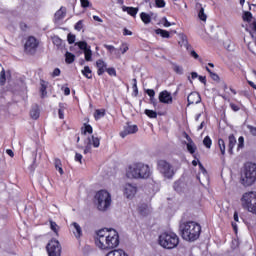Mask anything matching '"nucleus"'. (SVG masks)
<instances>
[{
	"instance_id": "44",
	"label": "nucleus",
	"mask_w": 256,
	"mask_h": 256,
	"mask_svg": "<svg viewBox=\"0 0 256 256\" xmlns=\"http://www.w3.org/2000/svg\"><path fill=\"white\" fill-rule=\"evenodd\" d=\"M120 51L122 55H125L129 51V45L127 43H122L120 46Z\"/></svg>"
},
{
	"instance_id": "6",
	"label": "nucleus",
	"mask_w": 256,
	"mask_h": 256,
	"mask_svg": "<svg viewBox=\"0 0 256 256\" xmlns=\"http://www.w3.org/2000/svg\"><path fill=\"white\" fill-rule=\"evenodd\" d=\"M242 207L249 211V213H253L256 215V192L250 191L245 192L241 197Z\"/></svg>"
},
{
	"instance_id": "3",
	"label": "nucleus",
	"mask_w": 256,
	"mask_h": 256,
	"mask_svg": "<svg viewBox=\"0 0 256 256\" xmlns=\"http://www.w3.org/2000/svg\"><path fill=\"white\" fill-rule=\"evenodd\" d=\"M126 175L128 179H149L151 168L143 162H136L128 167Z\"/></svg>"
},
{
	"instance_id": "59",
	"label": "nucleus",
	"mask_w": 256,
	"mask_h": 256,
	"mask_svg": "<svg viewBox=\"0 0 256 256\" xmlns=\"http://www.w3.org/2000/svg\"><path fill=\"white\" fill-rule=\"evenodd\" d=\"M162 21H164V22H163V25H164L165 27H171V22H169V20H167V18H163Z\"/></svg>"
},
{
	"instance_id": "35",
	"label": "nucleus",
	"mask_w": 256,
	"mask_h": 256,
	"mask_svg": "<svg viewBox=\"0 0 256 256\" xmlns=\"http://www.w3.org/2000/svg\"><path fill=\"white\" fill-rule=\"evenodd\" d=\"M206 71L209 72V75H210L211 79H213V81H216V83H219V81H221V77H219V74L211 71V69H209V67H206Z\"/></svg>"
},
{
	"instance_id": "19",
	"label": "nucleus",
	"mask_w": 256,
	"mask_h": 256,
	"mask_svg": "<svg viewBox=\"0 0 256 256\" xmlns=\"http://www.w3.org/2000/svg\"><path fill=\"white\" fill-rule=\"evenodd\" d=\"M195 9L198 11V18L200 21H207V14H205V8H203V4L197 2Z\"/></svg>"
},
{
	"instance_id": "18",
	"label": "nucleus",
	"mask_w": 256,
	"mask_h": 256,
	"mask_svg": "<svg viewBox=\"0 0 256 256\" xmlns=\"http://www.w3.org/2000/svg\"><path fill=\"white\" fill-rule=\"evenodd\" d=\"M97 75L101 77L107 71V63L103 59L96 61Z\"/></svg>"
},
{
	"instance_id": "64",
	"label": "nucleus",
	"mask_w": 256,
	"mask_h": 256,
	"mask_svg": "<svg viewBox=\"0 0 256 256\" xmlns=\"http://www.w3.org/2000/svg\"><path fill=\"white\" fill-rule=\"evenodd\" d=\"M6 153H7V155H9V157H15V153H13V150H11V149H7Z\"/></svg>"
},
{
	"instance_id": "52",
	"label": "nucleus",
	"mask_w": 256,
	"mask_h": 256,
	"mask_svg": "<svg viewBox=\"0 0 256 256\" xmlns=\"http://www.w3.org/2000/svg\"><path fill=\"white\" fill-rule=\"evenodd\" d=\"M247 128L249 129V131L253 135V137H256V127L248 125Z\"/></svg>"
},
{
	"instance_id": "48",
	"label": "nucleus",
	"mask_w": 256,
	"mask_h": 256,
	"mask_svg": "<svg viewBox=\"0 0 256 256\" xmlns=\"http://www.w3.org/2000/svg\"><path fill=\"white\" fill-rule=\"evenodd\" d=\"M81 3V7H83V9H87V7L91 6V2H89V0H80Z\"/></svg>"
},
{
	"instance_id": "34",
	"label": "nucleus",
	"mask_w": 256,
	"mask_h": 256,
	"mask_svg": "<svg viewBox=\"0 0 256 256\" xmlns=\"http://www.w3.org/2000/svg\"><path fill=\"white\" fill-rule=\"evenodd\" d=\"M140 19H141V21H143L145 23V25H149V23H151V15H149L145 12H142L140 14Z\"/></svg>"
},
{
	"instance_id": "25",
	"label": "nucleus",
	"mask_w": 256,
	"mask_h": 256,
	"mask_svg": "<svg viewBox=\"0 0 256 256\" xmlns=\"http://www.w3.org/2000/svg\"><path fill=\"white\" fill-rule=\"evenodd\" d=\"M93 135V126L91 124L84 123V127L81 128V134L82 135Z\"/></svg>"
},
{
	"instance_id": "30",
	"label": "nucleus",
	"mask_w": 256,
	"mask_h": 256,
	"mask_svg": "<svg viewBox=\"0 0 256 256\" xmlns=\"http://www.w3.org/2000/svg\"><path fill=\"white\" fill-rule=\"evenodd\" d=\"M65 62L67 63V65H71V63L75 62V54L71 53V52H66L65 53Z\"/></svg>"
},
{
	"instance_id": "33",
	"label": "nucleus",
	"mask_w": 256,
	"mask_h": 256,
	"mask_svg": "<svg viewBox=\"0 0 256 256\" xmlns=\"http://www.w3.org/2000/svg\"><path fill=\"white\" fill-rule=\"evenodd\" d=\"M242 19L246 23H251V21H253V14L250 11H245L242 15Z\"/></svg>"
},
{
	"instance_id": "15",
	"label": "nucleus",
	"mask_w": 256,
	"mask_h": 256,
	"mask_svg": "<svg viewBox=\"0 0 256 256\" xmlns=\"http://www.w3.org/2000/svg\"><path fill=\"white\" fill-rule=\"evenodd\" d=\"M137 131H139V127L137 125H129L128 123L127 126L124 127V130L120 132V137L125 139L127 135H133L134 133H137Z\"/></svg>"
},
{
	"instance_id": "55",
	"label": "nucleus",
	"mask_w": 256,
	"mask_h": 256,
	"mask_svg": "<svg viewBox=\"0 0 256 256\" xmlns=\"http://www.w3.org/2000/svg\"><path fill=\"white\" fill-rule=\"evenodd\" d=\"M61 75V69L55 68L52 72V77H59Z\"/></svg>"
},
{
	"instance_id": "5",
	"label": "nucleus",
	"mask_w": 256,
	"mask_h": 256,
	"mask_svg": "<svg viewBox=\"0 0 256 256\" xmlns=\"http://www.w3.org/2000/svg\"><path fill=\"white\" fill-rule=\"evenodd\" d=\"M98 211H107L111 207V193L107 190H100L94 196Z\"/></svg>"
},
{
	"instance_id": "20",
	"label": "nucleus",
	"mask_w": 256,
	"mask_h": 256,
	"mask_svg": "<svg viewBox=\"0 0 256 256\" xmlns=\"http://www.w3.org/2000/svg\"><path fill=\"white\" fill-rule=\"evenodd\" d=\"M235 145H237V138H235L234 134H230L228 136V153H229V155H233V149H235Z\"/></svg>"
},
{
	"instance_id": "1",
	"label": "nucleus",
	"mask_w": 256,
	"mask_h": 256,
	"mask_svg": "<svg viewBox=\"0 0 256 256\" xmlns=\"http://www.w3.org/2000/svg\"><path fill=\"white\" fill-rule=\"evenodd\" d=\"M119 232L113 228H103L96 232L95 245L101 251H109L119 247Z\"/></svg>"
},
{
	"instance_id": "37",
	"label": "nucleus",
	"mask_w": 256,
	"mask_h": 256,
	"mask_svg": "<svg viewBox=\"0 0 256 256\" xmlns=\"http://www.w3.org/2000/svg\"><path fill=\"white\" fill-rule=\"evenodd\" d=\"M7 83V76L5 73V69L3 68L0 72V85L3 87Z\"/></svg>"
},
{
	"instance_id": "43",
	"label": "nucleus",
	"mask_w": 256,
	"mask_h": 256,
	"mask_svg": "<svg viewBox=\"0 0 256 256\" xmlns=\"http://www.w3.org/2000/svg\"><path fill=\"white\" fill-rule=\"evenodd\" d=\"M106 73L110 75V77H117V70L114 67L106 68Z\"/></svg>"
},
{
	"instance_id": "54",
	"label": "nucleus",
	"mask_w": 256,
	"mask_h": 256,
	"mask_svg": "<svg viewBox=\"0 0 256 256\" xmlns=\"http://www.w3.org/2000/svg\"><path fill=\"white\" fill-rule=\"evenodd\" d=\"M230 108L232 109V111H240L241 107H239V105L235 104V103H230Z\"/></svg>"
},
{
	"instance_id": "62",
	"label": "nucleus",
	"mask_w": 256,
	"mask_h": 256,
	"mask_svg": "<svg viewBox=\"0 0 256 256\" xmlns=\"http://www.w3.org/2000/svg\"><path fill=\"white\" fill-rule=\"evenodd\" d=\"M64 95L66 96L71 95V89L69 87L64 88Z\"/></svg>"
},
{
	"instance_id": "40",
	"label": "nucleus",
	"mask_w": 256,
	"mask_h": 256,
	"mask_svg": "<svg viewBox=\"0 0 256 256\" xmlns=\"http://www.w3.org/2000/svg\"><path fill=\"white\" fill-rule=\"evenodd\" d=\"M50 229L56 234L59 235V225L57 222L50 220Z\"/></svg>"
},
{
	"instance_id": "53",
	"label": "nucleus",
	"mask_w": 256,
	"mask_h": 256,
	"mask_svg": "<svg viewBox=\"0 0 256 256\" xmlns=\"http://www.w3.org/2000/svg\"><path fill=\"white\" fill-rule=\"evenodd\" d=\"M19 27L21 31H27V29H29V26L25 22H20Z\"/></svg>"
},
{
	"instance_id": "22",
	"label": "nucleus",
	"mask_w": 256,
	"mask_h": 256,
	"mask_svg": "<svg viewBox=\"0 0 256 256\" xmlns=\"http://www.w3.org/2000/svg\"><path fill=\"white\" fill-rule=\"evenodd\" d=\"M40 115H41V110L39 109V105L36 104L30 110V117L34 121H37V119H39Z\"/></svg>"
},
{
	"instance_id": "14",
	"label": "nucleus",
	"mask_w": 256,
	"mask_h": 256,
	"mask_svg": "<svg viewBox=\"0 0 256 256\" xmlns=\"http://www.w3.org/2000/svg\"><path fill=\"white\" fill-rule=\"evenodd\" d=\"M186 139L188 141V143L186 144V149L188 153H190V155H192L194 159H197V154H195V152L197 151V145L195 144V142H193V139H191V137H189V135L187 134Z\"/></svg>"
},
{
	"instance_id": "51",
	"label": "nucleus",
	"mask_w": 256,
	"mask_h": 256,
	"mask_svg": "<svg viewBox=\"0 0 256 256\" xmlns=\"http://www.w3.org/2000/svg\"><path fill=\"white\" fill-rule=\"evenodd\" d=\"M74 29H76V31H81V29H83V20L78 21L75 24Z\"/></svg>"
},
{
	"instance_id": "28",
	"label": "nucleus",
	"mask_w": 256,
	"mask_h": 256,
	"mask_svg": "<svg viewBox=\"0 0 256 256\" xmlns=\"http://www.w3.org/2000/svg\"><path fill=\"white\" fill-rule=\"evenodd\" d=\"M65 15H67V13L65 12V10H63V7H61L58 11H56L54 17L56 21H61V19H65Z\"/></svg>"
},
{
	"instance_id": "50",
	"label": "nucleus",
	"mask_w": 256,
	"mask_h": 256,
	"mask_svg": "<svg viewBox=\"0 0 256 256\" xmlns=\"http://www.w3.org/2000/svg\"><path fill=\"white\" fill-rule=\"evenodd\" d=\"M147 95L150 97V101H153V98H155V90L153 89H147L146 90Z\"/></svg>"
},
{
	"instance_id": "45",
	"label": "nucleus",
	"mask_w": 256,
	"mask_h": 256,
	"mask_svg": "<svg viewBox=\"0 0 256 256\" xmlns=\"http://www.w3.org/2000/svg\"><path fill=\"white\" fill-rule=\"evenodd\" d=\"M243 147H245V138L240 136L238 138V149H243Z\"/></svg>"
},
{
	"instance_id": "10",
	"label": "nucleus",
	"mask_w": 256,
	"mask_h": 256,
	"mask_svg": "<svg viewBox=\"0 0 256 256\" xmlns=\"http://www.w3.org/2000/svg\"><path fill=\"white\" fill-rule=\"evenodd\" d=\"M46 250L48 256H61V243L56 239H51L46 246Z\"/></svg>"
},
{
	"instance_id": "17",
	"label": "nucleus",
	"mask_w": 256,
	"mask_h": 256,
	"mask_svg": "<svg viewBox=\"0 0 256 256\" xmlns=\"http://www.w3.org/2000/svg\"><path fill=\"white\" fill-rule=\"evenodd\" d=\"M70 227H71V231H72L73 235L76 237V239H81V237H83V229L81 228L79 223L73 222Z\"/></svg>"
},
{
	"instance_id": "13",
	"label": "nucleus",
	"mask_w": 256,
	"mask_h": 256,
	"mask_svg": "<svg viewBox=\"0 0 256 256\" xmlns=\"http://www.w3.org/2000/svg\"><path fill=\"white\" fill-rule=\"evenodd\" d=\"M158 99L160 103H164L165 105H171L173 103V96L167 90L161 91Z\"/></svg>"
},
{
	"instance_id": "24",
	"label": "nucleus",
	"mask_w": 256,
	"mask_h": 256,
	"mask_svg": "<svg viewBox=\"0 0 256 256\" xmlns=\"http://www.w3.org/2000/svg\"><path fill=\"white\" fill-rule=\"evenodd\" d=\"M138 213H140L143 217H147L149 213H151V209H149V206L147 204H140L138 206Z\"/></svg>"
},
{
	"instance_id": "63",
	"label": "nucleus",
	"mask_w": 256,
	"mask_h": 256,
	"mask_svg": "<svg viewBox=\"0 0 256 256\" xmlns=\"http://www.w3.org/2000/svg\"><path fill=\"white\" fill-rule=\"evenodd\" d=\"M191 57H193L194 59H197L199 57V54H197V52H195V50H192L190 53Z\"/></svg>"
},
{
	"instance_id": "61",
	"label": "nucleus",
	"mask_w": 256,
	"mask_h": 256,
	"mask_svg": "<svg viewBox=\"0 0 256 256\" xmlns=\"http://www.w3.org/2000/svg\"><path fill=\"white\" fill-rule=\"evenodd\" d=\"M123 35L124 36H127V35H133V32H131L129 29H127V28H124V30H123Z\"/></svg>"
},
{
	"instance_id": "16",
	"label": "nucleus",
	"mask_w": 256,
	"mask_h": 256,
	"mask_svg": "<svg viewBox=\"0 0 256 256\" xmlns=\"http://www.w3.org/2000/svg\"><path fill=\"white\" fill-rule=\"evenodd\" d=\"M201 101V94L198 92H191L187 97L188 105H197Z\"/></svg>"
},
{
	"instance_id": "49",
	"label": "nucleus",
	"mask_w": 256,
	"mask_h": 256,
	"mask_svg": "<svg viewBox=\"0 0 256 256\" xmlns=\"http://www.w3.org/2000/svg\"><path fill=\"white\" fill-rule=\"evenodd\" d=\"M75 161H77L78 163H80V165L83 164V155H81L80 153L76 152L75 154Z\"/></svg>"
},
{
	"instance_id": "11",
	"label": "nucleus",
	"mask_w": 256,
	"mask_h": 256,
	"mask_svg": "<svg viewBox=\"0 0 256 256\" xmlns=\"http://www.w3.org/2000/svg\"><path fill=\"white\" fill-rule=\"evenodd\" d=\"M76 45L84 53L85 61H93V51H91V46L85 41L77 42Z\"/></svg>"
},
{
	"instance_id": "8",
	"label": "nucleus",
	"mask_w": 256,
	"mask_h": 256,
	"mask_svg": "<svg viewBox=\"0 0 256 256\" xmlns=\"http://www.w3.org/2000/svg\"><path fill=\"white\" fill-rule=\"evenodd\" d=\"M156 169L161 175H163V177H165V179H173L175 176L173 165H171V163H169L167 160H157Z\"/></svg>"
},
{
	"instance_id": "12",
	"label": "nucleus",
	"mask_w": 256,
	"mask_h": 256,
	"mask_svg": "<svg viewBox=\"0 0 256 256\" xmlns=\"http://www.w3.org/2000/svg\"><path fill=\"white\" fill-rule=\"evenodd\" d=\"M123 193L126 199H133L137 195V186L131 183H126L123 188Z\"/></svg>"
},
{
	"instance_id": "7",
	"label": "nucleus",
	"mask_w": 256,
	"mask_h": 256,
	"mask_svg": "<svg viewBox=\"0 0 256 256\" xmlns=\"http://www.w3.org/2000/svg\"><path fill=\"white\" fill-rule=\"evenodd\" d=\"M256 181V164L248 162L244 166V178H242V183L246 187H250Z\"/></svg>"
},
{
	"instance_id": "39",
	"label": "nucleus",
	"mask_w": 256,
	"mask_h": 256,
	"mask_svg": "<svg viewBox=\"0 0 256 256\" xmlns=\"http://www.w3.org/2000/svg\"><path fill=\"white\" fill-rule=\"evenodd\" d=\"M203 145L206 147V149H211V145H213V140H211V137L206 136L203 139Z\"/></svg>"
},
{
	"instance_id": "60",
	"label": "nucleus",
	"mask_w": 256,
	"mask_h": 256,
	"mask_svg": "<svg viewBox=\"0 0 256 256\" xmlns=\"http://www.w3.org/2000/svg\"><path fill=\"white\" fill-rule=\"evenodd\" d=\"M198 79L200 83H203L204 85L207 83V78L205 76H199Z\"/></svg>"
},
{
	"instance_id": "21",
	"label": "nucleus",
	"mask_w": 256,
	"mask_h": 256,
	"mask_svg": "<svg viewBox=\"0 0 256 256\" xmlns=\"http://www.w3.org/2000/svg\"><path fill=\"white\" fill-rule=\"evenodd\" d=\"M49 87V83L43 79L40 80V97L41 99H45L47 97V88Z\"/></svg>"
},
{
	"instance_id": "2",
	"label": "nucleus",
	"mask_w": 256,
	"mask_h": 256,
	"mask_svg": "<svg viewBox=\"0 0 256 256\" xmlns=\"http://www.w3.org/2000/svg\"><path fill=\"white\" fill-rule=\"evenodd\" d=\"M179 231L184 241L193 243L201 237V225L195 221H186L180 223Z\"/></svg>"
},
{
	"instance_id": "58",
	"label": "nucleus",
	"mask_w": 256,
	"mask_h": 256,
	"mask_svg": "<svg viewBox=\"0 0 256 256\" xmlns=\"http://www.w3.org/2000/svg\"><path fill=\"white\" fill-rule=\"evenodd\" d=\"M53 43H54V45L59 46V45H61L62 40H61V38H59V37H54V38H53Z\"/></svg>"
},
{
	"instance_id": "32",
	"label": "nucleus",
	"mask_w": 256,
	"mask_h": 256,
	"mask_svg": "<svg viewBox=\"0 0 256 256\" xmlns=\"http://www.w3.org/2000/svg\"><path fill=\"white\" fill-rule=\"evenodd\" d=\"M102 117H105V109H96L94 112V119L99 121Z\"/></svg>"
},
{
	"instance_id": "4",
	"label": "nucleus",
	"mask_w": 256,
	"mask_h": 256,
	"mask_svg": "<svg viewBox=\"0 0 256 256\" xmlns=\"http://www.w3.org/2000/svg\"><path fill=\"white\" fill-rule=\"evenodd\" d=\"M158 243L163 249H175L179 245V236L174 232H163L159 235Z\"/></svg>"
},
{
	"instance_id": "41",
	"label": "nucleus",
	"mask_w": 256,
	"mask_h": 256,
	"mask_svg": "<svg viewBox=\"0 0 256 256\" xmlns=\"http://www.w3.org/2000/svg\"><path fill=\"white\" fill-rule=\"evenodd\" d=\"M92 144H91V137H88V143L86 144L84 148V155H87V153H91L92 151Z\"/></svg>"
},
{
	"instance_id": "31",
	"label": "nucleus",
	"mask_w": 256,
	"mask_h": 256,
	"mask_svg": "<svg viewBox=\"0 0 256 256\" xmlns=\"http://www.w3.org/2000/svg\"><path fill=\"white\" fill-rule=\"evenodd\" d=\"M55 169L60 173V175H63V164L61 163V159L56 158L54 160Z\"/></svg>"
},
{
	"instance_id": "46",
	"label": "nucleus",
	"mask_w": 256,
	"mask_h": 256,
	"mask_svg": "<svg viewBox=\"0 0 256 256\" xmlns=\"http://www.w3.org/2000/svg\"><path fill=\"white\" fill-rule=\"evenodd\" d=\"M155 5L156 7H158V9H163L166 3H165V0H155Z\"/></svg>"
},
{
	"instance_id": "38",
	"label": "nucleus",
	"mask_w": 256,
	"mask_h": 256,
	"mask_svg": "<svg viewBox=\"0 0 256 256\" xmlns=\"http://www.w3.org/2000/svg\"><path fill=\"white\" fill-rule=\"evenodd\" d=\"M144 113L149 119H157V112L155 110L146 109Z\"/></svg>"
},
{
	"instance_id": "27",
	"label": "nucleus",
	"mask_w": 256,
	"mask_h": 256,
	"mask_svg": "<svg viewBox=\"0 0 256 256\" xmlns=\"http://www.w3.org/2000/svg\"><path fill=\"white\" fill-rule=\"evenodd\" d=\"M156 35H160L163 39H169L171 37V34L167 30H163L161 28H158L155 30Z\"/></svg>"
},
{
	"instance_id": "29",
	"label": "nucleus",
	"mask_w": 256,
	"mask_h": 256,
	"mask_svg": "<svg viewBox=\"0 0 256 256\" xmlns=\"http://www.w3.org/2000/svg\"><path fill=\"white\" fill-rule=\"evenodd\" d=\"M82 75L86 77V79H93V71L89 66H85L84 69L82 70Z\"/></svg>"
},
{
	"instance_id": "57",
	"label": "nucleus",
	"mask_w": 256,
	"mask_h": 256,
	"mask_svg": "<svg viewBox=\"0 0 256 256\" xmlns=\"http://www.w3.org/2000/svg\"><path fill=\"white\" fill-rule=\"evenodd\" d=\"M58 115H59V119H65V112L63 108H59Z\"/></svg>"
},
{
	"instance_id": "42",
	"label": "nucleus",
	"mask_w": 256,
	"mask_h": 256,
	"mask_svg": "<svg viewBox=\"0 0 256 256\" xmlns=\"http://www.w3.org/2000/svg\"><path fill=\"white\" fill-rule=\"evenodd\" d=\"M173 71L176 72L177 75H183V67L177 64H173Z\"/></svg>"
},
{
	"instance_id": "9",
	"label": "nucleus",
	"mask_w": 256,
	"mask_h": 256,
	"mask_svg": "<svg viewBox=\"0 0 256 256\" xmlns=\"http://www.w3.org/2000/svg\"><path fill=\"white\" fill-rule=\"evenodd\" d=\"M39 48V40L35 36H28L24 44V52L26 55H35Z\"/></svg>"
},
{
	"instance_id": "47",
	"label": "nucleus",
	"mask_w": 256,
	"mask_h": 256,
	"mask_svg": "<svg viewBox=\"0 0 256 256\" xmlns=\"http://www.w3.org/2000/svg\"><path fill=\"white\" fill-rule=\"evenodd\" d=\"M75 35L74 34H71L69 33L68 36H67V41L69 43V45H73V43H75Z\"/></svg>"
},
{
	"instance_id": "36",
	"label": "nucleus",
	"mask_w": 256,
	"mask_h": 256,
	"mask_svg": "<svg viewBox=\"0 0 256 256\" xmlns=\"http://www.w3.org/2000/svg\"><path fill=\"white\" fill-rule=\"evenodd\" d=\"M90 140H91V145L95 147V149H97L99 145H101V139H99L98 137H95L94 135L91 136Z\"/></svg>"
},
{
	"instance_id": "26",
	"label": "nucleus",
	"mask_w": 256,
	"mask_h": 256,
	"mask_svg": "<svg viewBox=\"0 0 256 256\" xmlns=\"http://www.w3.org/2000/svg\"><path fill=\"white\" fill-rule=\"evenodd\" d=\"M218 147L220 149L222 157H225V152L227 150V146H226L225 140H223V138L218 139Z\"/></svg>"
},
{
	"instance_id": "23",
	"label": "nucleus",
	"mask_w": 256,
	"mask_h": 256,
	"mask_svg": "<svg viewBox=\"0 0 256 256\" xmlns=\"http://www.w3.org/2000/svg\"><path fill=\"white\" fill-rule=\"evenodd\" d=\"M122 11H124V13H128V15H130L131 17H137V13H139V8L123 6Z\"/></svg>"
},
{
	"instance_id": "56",
	"label": "nucleus",
	"mask_w": 256,
	"mask_h": 256,
	"mask_svg": "<svg viewBox=\"0 0 256 256\" xmlns=\"http://www.w3.org/2000/svg\"><path fill=\"white\" fill-rule=\"evenodd\" d=\"M104 47L109 51V53H113V51H115V46L113 45H108V44H105Z\"/></svg>"
}]
</instances>
